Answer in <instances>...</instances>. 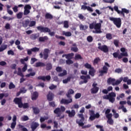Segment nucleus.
Listing matches in <instances>:
<instances>
[{"label": "nucleus", "instance_id": "nucleus-1", "mask_svg": "<svg viewBox=\"0 0 131 131\" xmlns=\"http://www.w3.org/2000/svg\"><path fill=\"white\" fill-rule=\"evenodd\" d=\"M102 23H103V20H100L99 23L93 22L90 24L89 28L90 29H95V31H93V33H95L96 34L102 33Z\"/></svg>", "mask_w": 131, "mask_h": 131}, {"label": "nucleus", "instance_id": "nucleus-2", "mask_svg": "<svg viewBox=\"0 0 131 131\" xmlns=\"http://www.w3.org/2000/svg\"><path fill=\"white\" fill-rule=\"evenodd\" d=\"M126 50V49L123 47L120 49V51L119 50H118L117 52H114L113 54L114 58H118V59L120 60V59H122L123 57H128V54L127 53V52L125 51ZM120 52L122 53H120Z\"/></svg>", "mask_w": 131, "mask_h": 131}, {"label": "nucleus", "instance_id": "nucleus-3", "mask_svg": "<svg viewBox=\"0 0 131 131\" xmlns=\"http://www.w3.org/2000/svg\"><path fill=\"white\" fill-rule=\"evenodd\" d=\"M14 103L16 105H18V108H24V109H27V108H29V103H24L22 102V97H16L13 100Z\"/></svg>", "mask_w": 131, "mask_h": 131}, {"label": "nucleus", "instance_id": "nucleus-4", "mask_svg": "<svg viewBox=\"0 0 131 131\" xmlns=\"http://www.w3.org/2000/svg\"><path fill=\"white\" fill-rule=\"evenodd\" d=\"M79 118H81V119H77L76 120V123H77V124H78L79 126H81L82 128H89V127H91V126H92V125L91 124L84 125V123H83V122L84 121V117L83 116V114H79Z\"/></svg>", "mask_w": 131, "mask_h": 131}, {"label": "nucleus", "instance_id": "nucleus-5", "mask_svg": "<svg viewBox=\"0 0 131 131\" xmlns=\"http://www.w3.org/2000/svg\"><path fill=\"white\" fill-rule=\"evenodd\" d=\"M36 28L40 32H43L44 33L48 32L50 36H55V32H51V29L48 27H43L42 26H40L37 27Z\"/></svg>", "mask_w": 131, "mask_h": 131}, {"label": "nucleus", "instance_id": "nucleus-6", "mask_svg": "<svg viewBox=\"0 0 131 131\" xmlns=\"http://www.w3.org/2000/svg\"><path fill=\"white\" fill-rule=\"evenodd\" d=\"M115 97H116V94L114 92H111L108 95L103 96V99L104 100H109L111 103H113L115 102Z\"/></svg>", "mask_w": 131, "mask_h": 131}, {"label": "nucleus", "instance_id": "nucleus-7", "mask_svg": "<svg viewBox=\"0 0 131 131\" xmlns=\"http://www.w3.org/2000/svg\"><path fill=\"white\" fill-rule=\"evenodd\" d=\"M109 19L110 21H112V22H113L114 25H115L117 28H120V27H121L122 23L121 18H120V17L116 18L110 17Z\"/></svg>", "mask_w": 131, "mask_h": 131}, {"label": "nucleus", "instance_id": "nucleus-8", "mask_svg": "<svg viewBox=\"0 0 131 131\" xmlns=\"http://www.w3.org/2000/svg\"><path fill=\"white\" fill-rule=\"evenodd\" d=\"M105 65L102 67V70L99 71L100 76H103L104 74H107L108 72V69L107 67H110V65L108 62H105Z\"/></svg>", "mask_w": 131, "mask_h": 131}, {"label": "nucleus", "instance_id": "nucleus-9", "mask_svg": "<svg viewBox=\"0 0 131 131\" xmlns=\"http://www.w3.org/2000/svg\"><path fill=\"white\" fill-rule=\"evenodd\" d=\"M90 117L89 119L93 121V120H95L96 118H99L100 117V114L97 113L96 114H95V111H91L90 112Z\"/></svg>", "mask_w": 131, "mask_h": 131}, {"label": "nucleus", "instance_id": "nucleus-10", "mask_svg": "<svg viewBox=\"0 0 131 131\" xmlns=\"http://www.w3.org/2000/svg\"><path fill=\"white\" fill-rule=\"evenodd\" d=\"M49 53H50V50H49V49H44L43 54L41 52L39 54L40 57H43L45 60H48V58H49Z\"/></svg>", "mask_w": 131, "mask_h": 131}, {"label": "nucleus", "instance_id": "nucleus-11", "mask_svg": "<svg viewBox=\"0 0 131 131\" xmlns=\"http://www.w3.org/2000/svg\"><path fill=\"white\" fill-rule=\"evenodd\" d=\"M98 50L101 51V52H103V53H108L109 52V48H108V46L106 45H102L101 46V43H98Z\"/></svg>", "mask_w": 131, "mask_h": 131}, {"label": "nucleus", "instance_id": "nucleus-12", "mask_svg": "<svg viewBox=\"0 0 131 131\" xmlns=\"http://www.w3.org/2000/svg\"><path fill=\"white\" fill-rule=\"evenodd\" d=\"M66 113L68 114V116L70 118H72V117H74L75 116V114H76L75 110H72L71 111L70 110H67L66 111Z\"/></svg>", "mask_w": 131, "mask_h": 131}, {"label": "nucleus", "instance_id": "nucleus-13", "mask_svg": "<svg viewBox=\"0 0 131 131\" xmlns=\"http://www.w3.org/2000/svg\"><path fill=\"white\" fill-rule=\"evenodd\" d=\"M37 79L39 80H43V81H46V80L49 81V80H51V76L50 75L46 76H40L37 77Z\"/></svg>", "mask_w": 131, "mask_h": 131}, {"label": "nucleus", "instance_id": "nucleus-14", "mask_svg": "<svg viewBox=\"0 0 131 131\" xmlns=\"http://www.w3.org/2000/svg\"><path fill=\"white\" fill-rule=\"evenodd\" d=\"M70 103H72V98H70L69 100L62 98L60 100V104H66L67 105L70 104Z\"/></svg>", "mask_w": 131, "mask_h": 131}, {"label": "nucleus", "instance_id": "nucleus-15", "mask_svg": "<svg viewBox=\"0 0 131 131\" xmlns=\"http://www.w3.org/2000/svg\"><path fill=\"white\" fill-rule=\"evenodd\" d=\"M54 114H56V117H60L62 113L61 112V108L60 107L56 108L53 111Z\"/></svg>", "mask_w": 131, "mask_h": 131}, {"label": "nucleus", "instance_id": "nucleus-16", "mask_svg": "<svg viewBox=\"0 0 131 131\" xmlns=\"http://www.w3.org/2000/svg\"><path fill=\"white\" fill-rule=\"evenodd\" d=\"M81 10H83V11H85L87 10L89 12H94V10L90 6H86V5H82L81 7Z\"/></svg>", "mask_w": 131, "mask_h": 131}, {"label": "nucleus", "instance_id": "nucleus-17", "mask_svg": "<svg viewBox=\"0 0 131 131\" xmlns=\"http://www.w3.org/2000/svg\"><path fill=\"white\" fill-rule=\"evenodd\" d=\"M124 13H125V14H128V13H129V10L125 8H122V11H120L118 14H121V15H122L123 18H124L125 17Z\"/></svg>", "mask_w": 131, "mask_h": 131}, {"label": "nucleus", "instance_id": "nucleus-18", "mask_svg": "<svg viewBox=\"0 0 131 131\" xmlns=\"http://www.w3.org/2000/svg\"><path fill=\"white\" fill-rule=\"evenodd\" d=\"M53 4L55 5V6L53 7L54 9H56L57 10H60V9H61V7L58 6V5H63V4H62V2L58 1H55L54 3H53Z\"/></svg>", "mask_w": 131, "mask_h": 131}, {"label": "nucleus", "instance_id": "nucleus-19", "mask_svg": "<svg viewBox=\"0 0 131 131\" xmlns=\"http://www.w3.org/2000/svg\"><path fill=\"white\" fill-rule=\"evenodd\" d=\"M80 78L84 80V83H88V79H91V76H90V75L86 76L82 75L80 76Z\"/></svg>", "mask_w": 131, "mask_h": 131}, {"label": "nucleus", "instance_id": "nucleus-20", "mask_svg": "<svg viewBox=\"0 0 131 131\" xmlns=\"http://www.w3.org/2000/svg\"><path fill=\"white\" fill-rule=\"evenodd\" d=\"M37 98H38V92H34L31 96L32 101H35L37 100Z\"/></svg>", "mask_w": 131, "mask_h": 131}, {"label": "nucleus", "instance_id": "nucleus-21", "mask_svg": "<svg viewBox=\"0 0 131 131\" xmlns=\"http://www.w3.org/2000/svg\"><path fill=\"white\" fill-rule=\"evenodd\" d=\"M29 23H30V20L29 19H27L22 21L21 24L23 25V27L26 28L29 26Z\"/></svg>", "mask_w": 131, "mask_h": 131}, {"label": "nucleus", "instance_id": "nucleus-22", "mask_svg": "<svg viewBox=\"0 0 131 131\" xmlns=\"http://www.w3.org/2000/svg\"><path fill=\"white\" fill-rule=\"evenodd\" d=\"M73 47L71 48V51L74 52V53H77L78 52V48L76 46V43H74L72 45Z\"/></svg>", "mask_w": 131, "mask_h": 131}, {"label": "nucleus", "instance_id": "nucleus-23", "mask_svg": "<svg viewBox=\"0 0 131 131\" xmlns=\"http://www.w3.org/2000/svg\"><path fill=\"white\" fill-rule=\"evenodd\" d=\"M47 97V100H48L50 101H53V99L54 98V94H53L52 92H49Z\"/></svg>", "mask_w": 131, "mask_h": 131}, {"label": "nucleus", "instance_id": "nucleus-24", "mask_svg": "<svg viewBox=\"0 0 131 131\" xmlns=\"http://www.w3.org/2000/svg\"><path fill=\"white\" fill-rule=\"evenodd\" d=\"M33 113L34 114H35V115H37V114H39V112H40V111L39 110V108L38 107H35L34 106L32 107Z\"/></svg>", "mask_w": 131, "mask_h": 131}, {"label": "nucleus", "instance_id": "nucleus-25", "mask_svg": "<svg viewBox=\"0 0 131 131\" xmlns=\"http://www.w3.org/2000/svg\"><path fill=\"white\" fill-rule=\"evenodd\" d=\"M91 93L93 94H97L99 92V88L93 87L90 90Z\"/></svg>", "mask_w": 131, "mask_h": 131}, {"label": "nucleus", "instance_id": "nucleus-26", "mask_svg": "<svg viewBox=\"0 0 131 131\" xmlns=\"http://www.w3.org/2000/svg\"><path fill=\"white\" fill-rule=\"evenodd\" d=\"M64 56L66 59L71 60V59L73 58V56H74V53H71L68 54H65Z\"/></svg>", "mask_w": 131, "mask_h": 131}, {"label": "nucleus", "instance_id": "nucleus-27", "mask_svg": "<svg viewBox=\"0 0 131 131\" xmlns=\"http://www.w3.org/2000/svg\"><path fill=\"white\" fill-rule=\"evenodd\" d=\"M38 125H39L38 123H37V122H34L31 125V128L33 130H35L36 128H37V127L38 126Z\"/></svg>", "mask_w": 131, "mask_h": 131}, {"label": "nucleus", "instance_id": "nucleus-28", "mask_svg": "<svg viewBox=\"0 0 131 131\" xmlns=\"http://www.w3.org/2000/svg\"><path fill=\"white\" fill-rule=\"evenodd\" d=\"M115 81V79L112 78L111 77H110L109 78H108L107 80V82L108 84H112V85H113V83H114Z\"/></svg>", "mask_w": 131, "mask_h": 131}, {"label": "nucleus", "instance_id": "nucleus-29", "mask_svg": "<svg viewBox=\"0 0 131 131\" xmlns=\"http://www.w3.org/2000/svg\"><path fill=\"white\" fill-rule=\"evenodd\" d=\"M122 80H123V78H120L119 80H117L115 81L114 83H113V85H118V84H120V83H121V81H122Z\"/></svg>", "mask_w": 131, "mask_h": 131}, {"label": "nucleus", "instance_id": "nucleus-30", "mask_svg": "<svg viewBox=\"0 0 131 131\" xmlns=\"http://www.w3.org/2000/svg\"><path fill=\"white\" fill-rule=\"evenodd\" d=\"M39 35L37 34H32L30 35V38L31 39H32V40H35L36 38H38L39 37Z\"/></svg>", "mask_w": 131, "mask_h": 131}, {"label": "nucleus", "instance_id": "nucleus-31", "mask_svg": "<svg viewBox=\"0 0 131 131\" xmlns=\"http://www.w3.org/2000/svg\"><path fill=\"white\" fill-rule=\"evenodd\" d=\"M48 39H49V38L47 36H45L44 37H40L39 38V41L40 42H43L45 40H48Z\"/></svg>", "mask_w": 131, "mask_h": 131}, {"label": "nucleus", "instance_id": "nucleus-32", "mask_svg": "<svg viewBox=\"0 0 131 131\" xmlns=\"http://www.w3.org/2000/svg\"><path fill=\"white\" fill-rule=\"evenodd\" d=\"M45 66H46V64L41 62H38L35 64V67H45Z\"/></svg>", "mask_w": 131, "mask_h": 131}, {"label": "nucleus", "instance_id": "nucleus-33", "mask_svg": "<svg viewBox=\"0 0 131 131\" xmlns=\"http://www.w3.org/2000/svg\"><path fill=\"white\" fill-rule=\"evenodd\" d=\"M53 18V15L51 14L50 13H47L45 14V19H49L50 20H52Z\"/></svg>", "mask_w": 131, "mask_h": 131}, {"label": "nucleus", "instance_id": "nucleus-34", "mask_svg": "<svg viewBox=\"0 0 131 131\" xmlns=\"http://www.w3.org/2000/svg\"><path fill=\"white\" fill-rule=\"evenodd\" d=\"M101 61V59H100V57H96L95 59H94L93 61V64L94 65H97L99 64V62Z\"/></svg>", "mask_w": 131, "mask_h": 131}, {"label": "nucleus", "instance_id": "nucleus-35", "mask_svg": "<svg viewBox=\"0 0 131 131\" xmlns=\"http://www.w3.org/2000/svg\"><path fill=\"white\" fill-rule=\"evenodd\" d=\"M80 30H86L89 27L86 25L83 26L82 24H80L79 26Z\"/></svg>", "mask_w": 131, "mask_h": 131}, {"label": "nucleus", "instance_id": "nucleus-36", "mask_svg": "<svg viewBox=\"0 0 131 131\" xmlns=\"http://www.w3.org/2000/svg\"><path fill=\"white\" fill-rule=\"evenodd\" d=\"M18 72H17V75L19 76H20L21 77H24V75L22 73L21 71V68H18L17 69Z\"/></svg>", "mask_w": 131, "mask_h": 131}, {"label": "nucleus", "instance_id": "nucleus-37", "mask_svg": "<svg viewBox=\"0 0 131 131\" xmlns=\"http://www.w3.org/2000/svg\"><path fill=\"white\" fill-rule=\"evenodd\" d=\"M62 35L69 37V36H71L72 34H71V32H65L64 31H62Z\"/></svg>", "mask_w": 131, "mask_h": 131}, {"label": "nucleus", "instance_id": "nucleus-38", "mask_svg": "<svg viewBox=\"0 0 131 131\" xmlns=\"http://www.w3.org/2000/svg\"><path fill=\"white\" fill-rule=\"evenodd\" d=\"M95 70L94 69V68H92V69H90L89 71V74L90 75H91V76H95Z\"/></svg>", "mask_w": 131, "mask_h": 131}, {"label": "nucleus", "instance_id": "nucleus-39", "mask_svg": "<svg viewBox=\"0 0 131 131\" xmlns=\"http://www.w3.org/2000/svg\"><path fill=\"white\" fill-rule=\"evenodd\" d=\"M63 27L64 28H69V22H68V20H65L63 23Z\"/></svg>", "mask_w": 131, "mask_h": 131}, {"label": "nucleus", "instance_id": "nucleus-40", "mask_svg": "<svg viewBox=\"0 0 131 131\" xmlns=\"http://www.w3.org/2000/svg\"><path fill=\"white\" fill-rule=\"evenodd\" d=\"M36 24V21L34 20H32L29 24V27H33V26H35Z\"/></svg>", "mask_w": 131, "mask_h": 131}, {"label": "nucleus", "instance_id": "nucleus-41", "mask_svg": "<svg viewBox=\"0 0 131 131\" xmlns=\"http://www.w3.org/2000/svg\"><path fill=\"white\" fill-rule=\"evenodd\" d=\"M53 68V66H52L51 63H47L46 64V70H51Z\"/></svg>", "mask_w": 131, "mask_h": 131}, {"label": "nucleus", "instance_id": "nucleus-42", "mask_svg": "<svg viewBox=\"0 0 131 131\" xmlns=\"http://www.w3.org/2000/svg\"><path fill=\"white\" fill-rule=\"evenodd\" d=\"M114 45L116 48H118V47H119V40L115 39L114 40Z\"/></svg>", "mask_w": 131, "mask_h": 131}, {"label": "nucleus", "instance_id": "nucleus-43", "mask_svg": "<svg viewBox=\"0 0 131 131\" xmlns=\"http://www.w3.org/2000/svg\"><path fill=\"white\" fill-rule=\"evenodd\" d=\"M28 61V57H26L24 59H21L20 62L21 64H25V61L27 62Z\"/></svg>", "mask_w": 131, "mask_h": 131}, {"label": "nucleus", "instance_id": "nucleus-44", "mask_svg": "<svg viewBox=\"0 0 131 131\" xmlns=\"http://www.w3.org/2000/svg\"><path fill=\"white\" fill-rule=\"evenodd\" d=\"M23 16V12H20L17 14L16 17L17 19H22V17Z\"/></svg>", "mask_w": 131, "mask_h": 131}, {"label": "nucleus", "instance_id": "nucleus-45", "mask_svg": "<svg viewBox=\"0 0 131 131\" xmlns=\"http://www.w3.org/2000/svg\"><path fill=\"white\" fill-rule=\"evenodd\" d=\"M84 67L86 68L87 69H91L93 68V67H92V65L89 64V63H86L84 64Z\"/></svg>", "mask_w": 131, "mask_h": 131}, {"label": "nucleus", "instance_id": "nucleus-46", "mask_svg": "<svg viewBox=\"0 0 131 131\" xmlns=\"http://www.w3.org/2000/svg\"><path fill=\"white\" fill-rule=\"evenodd\" d=\"M67 75V71L63 70V72L58 74V76L63 77Z\"/></svg>", "mask_w": 131, "mask_h": 131}, {"label": "nucleus", "instance_id": "nucleus-47", "mask_svg": "<svg viewBox=\"0 0 131 131\" xmlns=\"http://www.w3.org/2000/svg\"><path fill=\"white\" fill-rule=\"evenodd\" d=\"M56 38H57V39H61V40H65V37L63 36H59L58 35H55Z\"/></svg>", "mask_w": 131, "mask_h": 131}, {"label": "nucleus", "instance_id": "nucleus-48", "mask_svg": "<svg viewBox=\"0 0 131 131\" xmlns=\"http://www.w3.org/2000/svg\"><path fill=\"white\" fill-rule=\"evenodd\" d=\"M82 57L80 54H76L75 56V60H81Z\"/></svg>", "mask_w": 131, "mask_h": 131}, {"label": "nucleus", "instance_id": "nucleus-49", "mask_svg": "<svg viewBox=\"0 0 131 131\" xmlns=\"http://www.w3.org/2000/svg\"><path fill=\"white\" fill-rule=\"evenodd\" d=\"M16 88V86H15V84L13 83V82H10V83L9 85V90H12L13 89H15Z\"/></svg>", "mask_w": 131, "mask_h": 131}, {"label": "nucleus", "instance_id": "nucleus-50", "mask_svg": "<svg viewBox=\"0 0 131 131\" xmlns=\"http://www.w3.org/2000/svg\"><path fill=\"white\" fill-rule=\"evenodd\" d=\"M96 127L97 128H99L100 129V131H105L104 130V128L103 126L101 125H96Z\"/></svg>", "mask_w": 131, "mask_h": 131}, {"label": "nucleus", "instance_id": "nucleus-51", "mask_svg": "<svg viewBox=\"0 0 131 131\" xmlns=\"http://www.w3.org/2000/svg\"><path fill=\"white\" fill-rule=\"evenodd\" d=\"M107 123L108 124H110V125H113V124L114 123V121L113 119H109L107 121Z\"/></svg>", "mask_w": 131, "mask_h": 131}, {"label": "nucleus", "instance_id": "nucleus-52", "mask_svg": "<svg viewBox=\"0 0 131 131\" xmlns=\"http://www.w3.org/2000/svg\"><path fill=\"white\" fill-rule=\"evenodd\" d=\"M29 119V118H28V116H24L21 117V120L22 121H27Z\"/></svg>", "mask_w": 131, "mask_h": 131}, {"label": "nucleus", "instance_id": "nucleus-53", "mask_svg": "<svg viewBox=\"0 0 131 131\" xmlns=\"http://www.w3.org/2000/svg\"><path fill=\"white\" fill-rule=\"evenodd\" d=\"M31 49L32 52H33L34 53H36L39 51V48L37 47L33 48Z\"/></svg>", "mask_w": 131, "mask_h": 131}, {"label": "nucleus", "instance_id": "nucleus-54", "mask_svg": "<svg viewBox=\"0 0 131 131\" xmlns=\"http://www.w3.org/2000/svg\"><path fill=\"white\" fill-rule=\"evenodd\" d=\"M18 126H19V127L20 128H21V130H22L23 131H28V129H27V128L25 127L24 126H23V125H21V124H19V125H18Z\"/></svg>", "mask_w": 131, "mask_h": 131}, {"label": "nucleus", "instance_id": "nucleus-55", "mask_svg": "<svg viewBox=\"0 0 131 131\" xmlns=\"http://www.w3.org/2000/svg\"><path fill=\"white\" fill-rule=\"evenodd\" d=\"M71 79V77H68L67 79L63 80L62 82L63 83H67L69 81H70Z\"/></svg>", "mask_w": 131, "mask_h": 131}, {"label": "nucleus", "instance_id": "nucleus-56", "mask_svg": "<svg viewBox=\"0 0 131 131\" xmlns=\"http://www.w3.org/2000/svg\"><path fill=\"white\" fill-rule=\"evenodd\" d=\"M114 2H115V0H103V2L107 4H113Z\"/></svg>", "mask_w": 131, "mask_h": 131}, {"label": "nucleus", "instance_id": "nucleus-57", "mask_svg": "<svg viewBox=\"0 0 131 131\" xmlns=\"http://www.w3.org/2000/svg\"><path fill=\"white\" fill-rule=\"evenodd\" d=\"M49 106L50 107H53V108L56 107V103H55V101H52L49 102Z\"/></svg>", "mask_w": 131, "mask_h": 131}, {"label": "nucleus", "instance_id": "nucleus-58", "mask_svg": "<svg viewBox=\"0 0 131 131\" xmlns=\"http://www.w3.org/2000/svg\"><path fill=\"white\" fill-rule=\"evenodd\" d=\"M106 38L107 39H112V34L111 33H107L106 34Z\"/></svg>", "mask_w": 131, "mask_h": 131}, {"label": "nucleus", "instance_id": "nucleus-59", "mask_svg": "<svg viewBox=\"0 0 131 131\" xmlns=\"http://www.w3.org/2000/svg\"><path fill=\"white\" fill-rule=\"evenodd\" d=\"M29 13H30V10H29L28 9H25V10L24 11V15L25 16H26V15H28V14H29Z\"/></svg>", "mask_w": 131, "mask_h": 131}, {"label": "nucleus", "instance_id": "nucleus-60", "mask_svg": "<svg viewBox=\"0 0 131 131\" xmlns=\"http://www.w3.org/2000/svg\"><path fill=\"white\" fill-rule=\"evenodd\" d=\"M116 73H121L122 72V69L120 68L116 69L115 70Z\"/></svg>", "mask_w": 131, "mask_h": 131}, {"label": "nucleus", "instance_id": "nucleus-61", "mask_svg": "<svg viewBox=\"0 0 131 131\" xmlns=\"http://www.w3.org/2000/svg\"><path fill=\"white\" fill-rule=\"evenodd\" d=\"M66 64H67V65L73 64V61H72L71 59H68L66 60Z\"/></svg>", "mask_w": 131, "mask_h": 131}, {"label": "nucleus", "instance_id": "nucleus-62", "mask_svg": "<svg viewBox=\"0 0 131 131\" xmlns=\"http://www.w3.org/2000/svg\"><path fill=\"white\" fill-rule=\"evenodd\" d=\"M93 37L92 36H89L87 37V40L89 42H92L93 41Z\"/></svg>", "mask_w": 131, "mask_h": 131}, {"label": "nucleus", "instance_id": "nucleus-63", "mask_svg": "<svg viewBox=\"0 0 131 131\" xmlns=\"http://www.w3.org/2000/svg\"><path fill=\"white\" fill-rule=\"evenodd\" d=\"M24 9L26 10H29V11H30V10H31V6L29 5H25Z\"/></svg>", "mask_w": 131, "mask_h": 131}, {"label": "nucleus", "instance_id": "nucleus-64", "mask_svg": "<svg viewBox=\"0 0 131 131\" xmlns=\"http://www.w3.org/2000/svg\"><path fill=\"white\" fill-rule=\"evenodd\" d=\"M81 97V94L80 93H77L75 95V99H79Z\"/></svg>", "mask_w": 131, "mask_h": 131}]
</instances>
